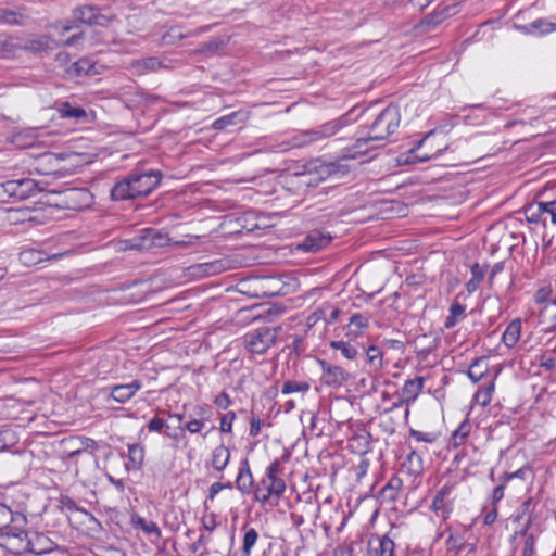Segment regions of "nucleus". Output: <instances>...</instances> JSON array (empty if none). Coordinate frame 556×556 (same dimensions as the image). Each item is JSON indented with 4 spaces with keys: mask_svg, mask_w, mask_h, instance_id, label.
<instances>
[{
    "mask_svg": "<svg viewBox=\"0 0 556 556\" xmlns=\"http://www.w3.org/2000/svg\"><path fill=\"white\" fill-rule=\"evenodd\" d=\"M401 123L400 110L396 105H388L375 119L359 131V137L353 144V154H364L371 149L382 146L391 135H393Z\"/></svg>",
    "mask_w": 556,
    "mask_h": 556,
    "instance_id": "f257e3e1",
    "label": "nucleus"
},
{
    "mask_svg": "<svg viewBox=\"0 0 556 556\" xmlns=\"http://www.w3.org/2000/svg\"><path fill=\"white\" fill-rule=\"evenodd\" d=\"M348 167L340 161L329 163H311L301 172L289 173L285 177L288 189L294 194H305L309 189L315 188L319 182L332 176L344 175Z\"/></svg>",
    "mask_w": 556,
    "mask_h": 556,
    "instance_id": "f03ea898",
    "label": "nucleus"
},
{
    "mask_svg": "<svg viewBox=\"0 0 556 556\" xmlns=\"http://www.w3.org/2000/svg\"><path fill=\"white\" fill-rule=\"evenodd\" d=\"M162 173L150 169L147 172L134 170L111 189L113 201H126L149 195L161 182Z\"/></svg>",
    "mask_w": 556,
    "mask_h": 556,
    "instance_id": "7ed1b4c3",
    "label": "nucleus"
},
{
    "mask_svg": "<svg viewBox=\"0 0 556 556\" xmlns=\"http://www.w3.org/2000/svg\"><path fill=\"white\" fill-rule=\"evenodd\" d=\"M25 525H13L7 532L1 533V544L10 553L20 555L24 553L43 554L45 548H38L37 543L46 538L38 533H33L31 536L23 528Z\"/></svg>",
    "mask_w": 556,
    "mask_h": 556,
    "instance_id": "20e7f679",
    "label": "nucleus"
},
{
    "mask_svg": "<svg viewBox=\"0 0 556 556\" xmlns=\"http://www.w3.org/2000/svg\"><path fill=\"white\" fill-rule=\"evenodd\" d=\"M109 17L101 13V10L96 5L85 4L73 9L72 20L62 23L61 35L71 30L78 29L80 25L87 26H102L109 25Z\"/></svg>",
    "mask_w": 556,
    "mask_h": 556,
    "instance_id": "39448f33",
    "label": "nucleus"
},
{
    "mask_svg": "<svg viewBox=\"0 0 556 556\" xmlns=\"http://www.w3.org/2000/svg\"><path fill=\"white\" fill-rule=\"evenodd\" d=\"M350 124L346 115L329 121L315 129L303 131L292 139V147H303L339 134Z\"/></svg>",
    "mask_w": 556,
    "mask_h": 556,
    "instance_id": "423d86ee",
    "label": "nucleus"
},
{
    "mask_svg": "<svg viewBox=\"0 0 556 556\" xmlns=\"http://www.w3.org/2000/svg\"><path fill=\"white\" fill-rule=\"evenodd\" d=\"M280 331V326L257 328L244 337L245 348L252 353L264 354L276 343Z\"/></svg>",
    "mask_w": 556,
    "mask_h": 556,
    "instance_id": "0eeeda50",
    "label": "nucleus"
},
{
    "mask_svg": "<svg viewBox=\"0 0 556 556\" xmlns=\"http://www.w3.org/2000/svg\"><path fill=\"white\" fill-rule=\"evenodd\" d=\"M220 228L228 235L252 233L260 229L254 213L247 212L242 215H226L220 224Z\"/></svg>",
    "mask_w": 556,
    "mask_h": 556,
    "instance_id": "6e6552de",
    "label": "nucleus"
},
{
    "mask_svg": "<svg viewBox=\"0 0 556 556\" xmlns=\"http://www.w3.org/2000/svg\"><path fill=\"white\" fill-rule=\"evenodd\" d=\"M2 187L9 197H13L20 200L33 197L40 191L38 182L30 178L9 180L5 181Z\"/></svg>",
    "mask_w": 556,
    "mask_h": 556,
    "instance_id": "1a4fd4ad",
    "label": "nucleus"
},
{
    "mask_svg": "<svg viewBox=\"0 0 556 556\" xmlns=\"http://www.w3.org/2000/svg\"><path fill=\"white\" fill-rule=\"evenodd\" d=\"M513 265H514V261L507 260V261L497 262V263L493 264L492 266L486 262H483V263L475 262V263L467 265V267L470 269L472 278H484V276H486V275H488V278H494L495 276L503 274L505 268L513 269Z\"/></svg>",
    "mask_w": 556,
    "mask_h": 556,
    "instance_id": "9d476101",
    "label": "nucleus"
},
{
    "mask_svg": "<svg viewBox=\"0 0 556 556\" xmlns=\"http://www.w3.org/2000/svg\"><path fill=\"white\" fill-rule=\"evenodd\" d=\"M187 238L188 240L173 241L166 232L153 228H148L149 250L153 248H163L172 244L178 247L192 245L193 241L198 239V237L192 236H187Z\"/></svg>",
    "mask_w": 556,
    "mask_h": 556,
    "instance_id": "9b49d317",
    "label": "nucleus"
},
{
    "mask_svg": "<svg viewBox=\"0 0 556 556\" xmlns=\"http://www.w3.org/2000/svg\"><path fill=\"white\" fill-rule=\"evenodd\" d=\"M262 484H265V495H261L260 484L255 488L254 495L255 498L263 504L266 503L271 495L280 497L286 490L285 481L278 477L264 478Z\"/></svg>",
    "mask_w": 556,
    "mask_h": 556,
    "instance_id": "f8f14e48",
    "label": "nucleus"
},
{
    "mask_svg": "<svg viewBox=\"0 0 556 556\" xmlns=\"http://www.w3.org/2000/svg\"><path fill=\"white\" fill-rule=\"evenodd\" d=\"M330 241V235L313 230L306 235L302 242L295 245V250L303 252H317L328 245Z\"/></svg>",
    "mask_w": 556,
    "mask_h": 556,
    "instance_id": "ddd939ff",
    "label": "nucleus"
},
{
    "mask_svg": "<svg viewBox=\"0 0 556 556\" xmlns=\"http://www.w3.org/2000/svg\"><path fill=\"white\" fill-rule=\"evenodd\" d=\"M323 379L326 384L339 387L350 379V374L342 367L320 361Z\"/></svg>",
    "mask_w": 556,
    "mask_h": 556,
    "instance_id": "4468645a",
    "label": "nucleus"
},
{
    "mask_svg": "<svg viewBox=\"0 0 556 556\" xmlns=\"http://www.w3.org/2000/svg\"><path fill=\"white\" fill-rule=\"evenodd\" d=\"M226 263L222 260H218L190 266L188 270L190 271L189 275L193 278H202L219 275L226 269Z\"/></svg>",
    "mask_w": 556,
    "mask_h": 556,
    "instance_id": "2eb2a0df",
    "label": "nucleus"
},
{
    "mask_svg": "<svg viewBox=\"0 0 556 556\" xmlns=\"http://www.w3.org/2000/svg\"><path fill=\"white\" fill-rule=\"evenodd\" d=\"M142 384L139 380H132L126 384H115L111 388V397L117 403H125L130 400Z\"/></svg>",
    "mask_w": 556,
    "mask_h": 556,
    "instance_id": "dca6fc26",
    "label": "nucleus"
},
{
    "mask_svg": "<svg viewBox=\"0 0 556 556\" xmlns=\"http://www.w3.org/2000/svg\"><path fill=\"white\" fill-rule=\"evenodd\" d=\"M22 52V39L12 36L0 35V58H16Z\"/></svg>",
    "mask_w": 556,
    "mask_h": 556,
    "instance_id": "f3484780",
    "label": "nucleus"
},
{
    "mask_svg": "<svg viewBox=\"0 0 556 556\" xmlns=\"http://www.w3.org/2000/svg\"><path fill=\"white\" fill-rule=\"evenodd\" d=\"M26 525V517L22 514H14L8 506L0 504V532H7L13 525Z\"/></svg>",
    "mask_w": 556,
    "mask_h": 556,
    "instance_id": "a211bd4d",
    "label": "nucleus"
},
{
    "mask_svg": "<svg viewBox=\"0 0 556 556\" xmlns=\"http://www.w3.org/2000/svg\"><path fill=\"white\" fill-rule=\"evenodd\" d=\"M515 27L526 35H534V34L544 35V34L555 31L556 23H551L543 18H539L528 25H515Z\"/></svg>",
    "mask_w": 556,
    "mask_h": 556,
    "instance_id": "6ab92c4d",
    "label": "nucleus"
},
{
    "mask_svg": "<svg viewBox=\"0 0 556 556\" xmlns=\"http://www.w3.org/2000/svg\"><path fill=\"white\" fill-rule=\"evenodd\" d=\"M56 111L62 118L74 119L78 123H84L88 118V114L85 109L80 106H74L70 102H61L56 106Z\"/></svg>",
    "mask_w": 556,
    "mask_h": 556,
    "instance_id": "aec40b11",
    "label": "nucleus"
},
{
    "mask_svg": "<svg viewBox=\"0 0 556 556\" xmlns=\"http://www.w3.org/2000/svg\"><path fill=\"white\" fill-rule=\"evenodd\" d=\"M67 204L73 203L74 208L88 206L91 202L92 195L87 189H68L64 192Z\"/></svg>",
    "mask_w": 556,
    "mask_h": 556,
    "instance_id": "412c9836",
    "label": "nucleus"
},
{
    "mask_svg": "<svg viewBox=\"0 0 556 556\" xmlns=\"http://www.w3.org/2000/svg\"><path fill=\"white\" fill-rule=\"evenodd\" d=\"M237 488L242 492L249 494L253 488V477L250 470L248 459L241 463L238 477L236 479Z\"/></svg>",
    "mask_w": 556,
    "mask_h": 556,
    "instance_id": "4be33fe9",
    "label": "nucleus"
},
{
    "mask_svg": "<svg viewBox=\"0 0 556 556\" xmlns=\"http://www.w3.org/2000/svg\"><path fill=\"white\" fill-rule=\"evenodd\" d=\"M424 377H416L414 379L407 380L401 390V396H403V401H415L424 388Z\"/></svg>",
    "mask_w": 556,
    "mask_h": 556,
    "instance_id": "5701e85b",
    "label": "nucleus"
},
{
    "mask_svg": "<svg viewBox=\"0 0 556 556\" xmlns=\"http://www.w3.org/2000/svg\"><path fill=\"white\" fill-rule=\"evenodd\" d=\"M162 67H165L156 56H149L139 59L132 62V68L140 75L148 72H155Z\"/></svg>",
    "mask_w": 556,
    "mask_h": 556,
    "instance_id": "b1692460",
    "label": "nucleus"
},
{
    "mask_svg": "<svg viewBox=\"0 0 556 556\" xmlns=\"http://www.w3.org/2000/svg\"><path fill=\"white\" fill-rule=\"evenodd\" d=\"M489 370L488 358L482 356L476 358L469 366L467 375L472 382L481 380Z\"/></svg>",
    "mask_w": 556,
    "mask_h": 556,
    "instance_id": "393cba45",
    "label": "nucleus"
},
{
    "mask_svg": "<svg viewBox=\"0 0 556 556\" xmlns=\"http://www.w3.org/2000/svg\"><path fill=\"white\" fill-rule=\"evenodd\" d=\"M245 119V115L242 112H232L230 114L224 115L217 118L213 123V128L216 130H224L229 126H236L240 123H243Z\"/></svg>",
    "mask_w": 556,
    "mask_h": 556,
    "instance_id": "a878e982",
    "label": "nucleus"
},
{
    "mask_svg": "<svg viewBox=\"0 0 556 556\" xmlns=\"http://www.w3.org/2000/svg\"><path fill=\"white\" fill-rule=\"evenodd\" d=\"M230 459V452L225 445H219L213 450L212 466L217 471H223Z\"/></svg>",
    "mask_w": 556,
    "mask_h": 556,
    "instance_id": "bb28decb",
    "label": "nucleus"
},
{
    "mask_svg": "<svg viewBox=\"0 0 556 556\" xmlns=\"http://www.w3.org/2000/svg\"><path fill=\"white\" fill-rule=\"evenodd\" d=\"M394 542L388 536L377 540V545L370 543V556H393Z\"/></svg>",
    "mask_w": 556,
    "mask_h": 556,
    "instance_id": "cd10ccee",
    "label": "nucleus"
},
{
    "mask_svg": "<svg viewBox=\"0 0 556 556\" xmlns=\"http://www.w3.org/2000/svg\"><path fill=\"white\" fill-rule=\"evenodd\" d=\"M521 324L519 319L513 320L502 336V341L507 348L514 346L520 337Z\"/></svg>",
    "mask_w": 556,
    "mask_h": 556,
    "instance_id": "c85d7f7f",
    "label": "nucleus"
},
{
    "mask_svg": "<svg viewBox=\"0 0 556 556\" xmlns=\"http://www.w3.org/2000/svg\"><path fill=\"white\" fill-rule=\"evenodd\" d=\"M123 250H149L148 245V228L140 230L139 235L124 241Z\"/></svg>",
    "mask_w": 556,
    "mask_h": 556,
    "instance_id": "c756f323",
    "label": "nucleus"
},
{
    "mask_svg": "<svg viewBox=\"0 0 556 556\" xmlns=\"http://www.w3.org/2000/svg\"><path fill=\"white\" fill-rule=\"evenodd\" d=\"M50 49L49 39L47 37H36L22 41V51H29L33 53H40Z\"/></svg>",
    "mask_w": 556,
    "mask_h": 556,
    "instance_id": "7c9ffc66",
    "label": "nucleus"
},
{
    "mask_svg": "<svg viewBox=\"0 0 556 556\" xmlns=\"http://www.w3.org/2000/svg\"><path fill=\"white\" fill-rule=\"evenodd\" d=\"M18 260L25 266L30 267V266L40 264L46 258H45L43 252H41L39 250H35V249H28V250H24L20 253Z\"/></svg>",
    "mask_w": 556,
    "mask_h": 556,
    "instance_id": "2f4dec72",
    "label": "nucleus"
},
{
    "mask_svg": "<svg viewBox=\"0 0 556 556\" xmlns=\"http://www.w3.org/2000/svg\"><path fill=\"white\" fill-rule=\"evenodd\" d=\"M401 486L402 480L397 477H392L389 482L381 489L380 495L384 501H395Z\"/></svg>",
    "mask_w": 556,
    "mask_h": 556,
    "instance_id": "473e14b6",
    "label": "nucleus"
},
{
    "mask_svg": "<svg viewBox=\"0 0 556 556\" xmlns=\"http://www.w3.org/2000/svg\"><path fill=\"white\" fill-rule=\"evenodd\" d=\"M0 18L3 21V23L9 24V25H23L24 21L27 18V16L21 10H18V11L1 10Z\"/></svg>",
    "mask_w": 556,
    "mask_h": 556,
    "instance_id": "72a5a7b5",
    "label": "nucleus"
},
{
    "mask_svg": "<svg viewBox=\"0 0 556 556\" xmlns=\"http://www.w3.org/2000/svg\"><path fill=\"white\" fill-rule=\"evenodd\" d=\"M467 546V542L463 534L459 533H451L446 540V548L448 552H454L455 554L465 549Z\"/></svg>",
    "mask_w": 556,
    "mask_h": 556,
    "instance_id": "f704fd0d",
    "label": "nucleus"
},
{
    "mask_svg": "<svg viewBox=\"0 0 556 556\" xmlns=\"http://www.w3.org/2000/svg\"><path fill=\"white\" fill-rule=\"evenodd\" d=\"M330 346L339 350L348 359H354L358 353L357 348L344 341H331Z\"/></svg>",
    "mask_w": 556,
    "mask_h": 556,
    "instance_id": "c9c22d12",
    "label": "nucleus"
},
{
    "mask_svg": "<svg viewBox=\"0 0 556 556\" xmlns=\"http://www.w3.org/2000/svg\"><path fill=\"white\" fill-rule=\"evenodd\" d=\"M128 458L135 468L141 467L144 459V450L140 444L128 445Z\"/></svg>",
    "mask_w": 556,
    "mask_h": 556,
    "instance_id": "e433bc0d",
    "label": "nucleus"
},
{
    "mask_svg": "<svg viewBox=\"0 0 556 556\" xmlns=\"http://www.w3.org/2000/svg\"><path fill=\"white\" fill-rule=\"evenodd\" d=\"M470 430H471V425L467 420H464L458 426V428L453 432V437H452L453 444L455 446L464 444L465 440L467 439V437L470 433Z\"/></svg>",
    "mask_w": 556,
    "mask_h": 556,
    "instance_id": "4c0bfd02",
    "label": "nucleus"
},
{
    "mask_svg": "<svg viewBox=\"0 0 556 556\" xmlns=\"http://www.w3.org/2000/svg\"><path fill=\"white\" fill-rule=\"evenodd\" d=\"M258 539V533L254 528H250L245 531L242 542V553L244 556L251 555V549L255 545Z\"/></svg>",
    "mask_w": 556,
    "mask_h": 556,
    "instance_id": "58836bf2",
    "label": "nucleus"
},
{
    "mask_svg": "<svg viewBox=\"0 0 556 556\" xmlns=\"http://www.w3.org/2000/svg\"><path fill=\"white\" fill-rule=\"evenodd\" d=\"M406 462L412 473H420L422 471V458L416 451L409 452Z\"/></svg>",
    "mask_w": 556,
    "mask_h": 556,
    "instance_id": "ea45409f",
    "label": "nucleus"
},
{
    "mask_svg": "<svg viewBox=\"0 0 556 556\" xmlns=\"http://www.w3.org/2000/svg\"><path fill=\"white\" fill-rule=\"evenodd\" d=\"M308 389L309 386L306 382H296L293 380H288L283 383L281 392L283 394H290L293 392H306Z\"/></svg>",
    "mask_w": 556,
    "mask_h": 556,
    "instance_id": "a19ab883",
    "label": "nucleus"
},
{
    "mask_svg": "<svg viewBox=\"0 0 556 556\" xmlns=\"http://www.w3.org/2000/svg\"><path fill=\"white\" fill-rule=\"evenodd\" d=\"M73 66L77 75H91L96 73L93 70L94 65L91 64L87 59H79L73 63Z\"/></svg>",
    "mask_w": 556,
    "mask_h": 556,
    "instance_id": "79ce46f5",
    "label": "nucleus"
},
{
    "mask_svg": "<svg viewBox=\"0 0 556 556\" xmlns=\"http://www.w3.org/2000/svg\"><path fill=\"white\" fill-rule=\"evenodd\" d=\"M539 202L533 204V205H530L527 210H526V215H527V219L530 222V223H538V222H542L543 224H545V218H543V216L545 215L544 214V211L543 210H539Z\"/></svg>",
    "mask_w": 556,
    "mask_h": 556,
    "instance_id": "37998d69",
    "label": "nucleus"
},
{
    "mask_svg": "<svg viewBox=\"0 0 556 556\" xmlns=\"http://www.w3.org/2000/svg\"><path fill=\"white\" fill-rule=\"evenodd\" d=\"M447 16L446 10L443 11H435L433 13H430L426 15L422 20V24L427 26H437L438 24L442 23Z\"/></svg>",
    "mask_w": 556,
    "mask_h": 556,
    "instance_id": "c03bdc74",
    "label": "nucleus"
},
{
    "mask_svg": "<svg viewBox=\"0 0 556 556\" xmlns=\"http://www.w3.org/2000/svg\"><path fill=\"white\" fill-rule=\"evenodd\" d=\"M17 442L15 432L11 429H3L0 431V443L2 444L1 451L7 450L9 445H14Z\"/></svg>",
    "mask_w": 556,
    "mask_h": 556,
    "instance_id": "a18cd8bd",
    "label": "nucleus"
},
{
    "mask_svg": "<svg viewBox=\"0 0 556 556\" xmlns=\"http://www.w3.org/2000/svg\"><path fill=\"white\" fill-rule=\"evenodd\" d=\"M494 391V383L491 382L484 389L477 391L475 397L483 406H486L492 399V392Z\"/></svg>",
    "mask_w": 556,
    "mask_h": 556,
    "instance_id": "49530a36",
    "label": "nucleus"
},
{
    "mask_svg": "<svg viewBox=\"0 0 556 556\" xmlns=\"http://www.w3.org/2000/svg\"><path fill=\"white\" fill-rule=\"evenodd\" d=\"M367 359L370 364L375 365L377 363V366L380 367L382 364V352L379 348L371 345L366 351Z\"/></svg>",
    "mask_w": 556,
    "mask_h": 556,
    "instance_id": "de8ad7c7",
    "label": "nucleus"
},
{
    "mask_svg": "<svg viewBox=\"0 0 556 556\" xmlns=\"http://www.w3.org/2000/svg\"><path fill=\"white\" fill-rule=\"evenodd\" d=\"M539 207L544 211L545 215H549L552 224L556 225V200L539 202Z\"/></svg>",
    "mask_w": 556,
    "mask_h": 556,
    "instance_id": "09e8293b",
    "label": "nucleus"
},
{
    "mask_svg": "<svg viewBox=\"0 0 556 556\" xmlns=\"http://www.w3.org/2000/svg\"><path fill=\"white\" fill-rule=\"evenodd\" d=\"M350 327H354L355 330H362L368 326V318L362 314H354L350 317Z\"/></svg>",
    "mask_w": 556,
    "mask_h": 556,
    "instance_id": "8fccbe9b",
    "label": "nucleus"
},
{
    "mask_svg": "<svg viewBox=\"0 0 556 556\" xmlns=\"http://www.w3.org/2000/svg\"><path fill=\"white\" fill-rule=\"evenodd\" d=\"M236 419V413L235 412H228L222 417L220 420V431L222 432H231L232 429V422Z\"/></svg>",
    "mask_w": 556,
    "mask_h": 556,
    "instance_id": "3c124183",
    "label": "nucleus"
},
{
    "mask_svg": "<svg viewBox=\"0 0 556 556\" xmlns=\"http://www.w3.org/2000/svg\"><path fill=\"white\" fill-rule=\"evenodd\" d=\"M462 296V293L457 294L456 301L450 307V314L457 319L465 316V305L460 304L458 301Z\"/></svg>",
    "mask_w": 556,
    "mask_h": 556,
    "instance_id": "603ef678",
    "label": "nucleus"
},
{
    "mask_svg": "<svg viewBox=\"0 0 556 556\" xmlns=\"http://www.w3.org/2000/svg\"><path fill=\"white\" fill-rule=\"evenodd\" d=\"M192 553H200L199 556H206L208 554L206 549V538L205 535H200L199 539L191 545Z\"/></svg>",
    "mask_w": 556,
    "mask_h": 556,
    "instance_id": "864d4df0",
    "label": "nucleus"
},
{
    "mask_svg": "<svg viewBox=\"0 0 556 556\" xmlns=\"http://www.w3.org/2000/svg\"><path fill=\"white\" fill-rule=\"evenodd\" d=\"M321 309H326V313L323 314V319L326 321V324L336 323L341 314L340 309L333 308L331 306H326Z\"/></svg>",
    "mask_w": 556,
    "mask_h": 556,
    "instance_id": "5fc2aeb1",
    "label": "nucleus"
},
{
    "mask_svg": "<svg viewBox=\"0 0 556 556\" xmlns=\"http://www.w3.org/2000/svg\"><path fill=\"white\" fill-rule=\"evenodd\" d=\"M552 292H553V289L551 288V286L540 288L534 295L535 303L536 304L545 303L548 300V298L551 296Z\"/></svg>",
    "mask_w": 556,
    "mask_h": 556,
    "instance_id": "6e6d98bb",
    "label": "nucleus"
},
{
    "mask_svg": "<svg viewBox=\"0 0 556 556\" xmlns=\"http://www.w3.org/2000/svg\"><path fill=\"white\" fill-rule=\"evenodd\" d=\"M409 435L415 438L418 442L432 443L435 439L432 433L421 432L415 429L409 430Z\"/></svg>",
    "mask_w": 556,
    "mask_h": 556,
    "instance_id": "4d7b16f0",
    "label": "nucleus"
},
{
    "mask_svg": "<svg viewBox=\"0 0 556 556\" xmlns=\"http://www.w3.org/2000/svg\"><path fill=\"white\" fill-rule=\"evenodd\" d=\"M138 523L141 526L142 530L147 533H154L157 538L161 536V531L155 522H147L144 519L140 518Z\"/></svg>",
    "mask_w": 556,
    "mask_h": 556,
    "instance_id": "13d9d810",
    "label": "nucleus"
},
{
    "mask_svg": "<svg viewBox=\"0 0 556 556\" xmlns=\"http://www.w3.org/2000/svg\"><path fill=\"white\" fill-rule=\"evenodd\" d=\"M534 544L535 538L533 534H529L526 538L525 546L522 549V556H533L534 555Z\"/></svg>",
    "mask_w": 556,
    "mask_h": 556,
    "instance_id": "bf43d9fd",
    "label": "nucleus"
},
{
    "mask_svg": "<svg viewBox=\"0 0 556 556\" xmlns=\"http://www.w3.org/2000/svg\"><path fill=\"white\" fill-rule=\"evenodd\" d=\"M87 38V33L86 31H79L77 34H74L72 35L71 37H68L65 41H64V45L65 46H77V45H80L83 41H85Z\"/></svg>",
    "mask_w": 556,
    "mask_h": 556,
    "instance_id": "052dcab7",
    "label": "nucleus"
},
{
    "mask_svg": "<svg viewBox=\"0 0 556 556\" xmlns=\"http://www.w3.org/2000/svg\"><path fill=\"white\" fill-rule=\"evenodd\" d=\"M214 404L222 409H227L231 404V400L226 392H222L215 397Z\"/></svg>",
    "mask_w": 556,
    "mask_h": 556,
    "instance_id": "680f3d73",
    "label": "nucleus"
},
{
    "mask_svg": "<svg viewBox=\"0 0 556 556\" xmlns=\"http://www.w3.org/2000/svg\"><path fill=\"white\" fill-rule=\"evenodd\" d=\"M203 426L204 421H202L201 419L193 418L192 420L186 424L185 429H187L190 433H199Z\"/></svg>",
    "mask_w": 556,
    "mask_h": 556,
    "instance_id": "e2e57ef3",
    "label": "nucleus"
},
{
    "mask_svg": "<svg viewBox=\"0 0 556 556\" xmlns=\"http://www.w3.org/2000/svg\"><path fill=\"white\" fill-rule=\"evenodd\" d=\"M261 419L256 416H252L250 421V435L251 437H257L261 431Z\"/></svg>",
    "mask_w": 556,
    "mask_h": 556,
    "instance_id": "0e129e2a",
    "label": "nucleus"
},
{
    "mask_svg": "<svg viewBox=\"0 0 556 556\" xmlns=\"http://www.w3.org/2000/svg\"><path fill=\"white\" fill-rule=\"evenodd\" d=\"M281 470V465L278 459H275L266 469V478L277 477L278 472Z\"/></svg>",
    "mask_w": 556,
    "mask_h": 556,
    "instance_id": "69168bd1",
    "label": "nucleus"
},
{
    "mask_svg": "<svg viewBox=\"0 0 556 556\" xmlns=\"http://www.w3.org/2000/svg\"><path fill=\"white\" fill-rule=\"evenodd\" d=\"M165 426V422L163 419L159 418V417H153L149 422H148V429L150 431H161Z\"/></svg>",
    "mask_w": 556,
    "mask_h": 556,
    "instance_id": "338daca9",
    "label": "nucleus"
},
{
    "mask_svg": "<svg viewBox=\"0 0 556 556\" xmlns=\"http://www.w3.org/2000/svg\"><path fill=\"white\" fill-rule=\"evenodd\" d=\"M326 313V309H317L312 313L307 318L308 327H313L319 319H323V314Z\"/></svg>",
    "mask_w": 556,
    "mask_h": 556,
    "instance_id": "774afa93",
    "label": "nucleus"
}]
</instances>
